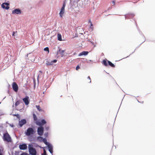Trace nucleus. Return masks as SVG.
<instances>
[{"instance_id":"nucleus-1","label":"nucleus","mask_w":155,"mask_h":155,"mask_svg":"<svg viewBox=\"0 0 155 155\" xmlns=\"http://www.w3.org/2000/svg\"><path fill=\"white\" fill-rule=\"evenodd\" d=\"M3 139L4 141L8 142H10L12 141L11 137L7 132L3 134Z\"/></svg>"},{"instance_id":"nucleus-2","label":"nucleus","mask_w":155,"mask_h":155,"mask_svg":"<svg viewBox=\"0 0 155 155\" xmlns=\"http://www.w3.org/2000/svg\"><path fill=\"white\" fill-rule=\"evenodd\" d=\"M29 152L30 154L31 155H36V151L35 149L33 147L32 144H29L28 146Z\"/></svg>"},{"instance_id":"nucleus-3","label":"nucleus","mask_w":155,"mask_h":155,"mask_svg":"<svg viewBox=\"0 0 155 155\" xmlns=\"http://www.w3.org/2000/svg\"><path fill=\"white\" fill-rule=\"evenodd\" d=\"M35 133V131L33 128L29 127L25 131V133L26 136H29L31 135H33Z\"/></svg>"},{"instance_id":"nucleus-4","label":"nucleus","mask_w":155,"mask_h":155,"mask_svg":"<svg viewBox=\"0 0 155 155\" xmlns=\"http://www.w3.org/2000/svg\"><path fill=\"white\" fill-rule=\"evenodd\" d=\"M44 129L42 126H40L37 129L38 134L40 136H42L44 133Z\"/></svg>"},{"instance_id":"nucleus-5","label":"nucleus","mask_w":155,"mask_h":155,"mask_svg":"<svg viewBox=\"0 0 155 155\" xmlns=\"http://www.w3.org/2000/svg\"><path fill=\"white\" fill-rule=\"evenodd\" d=\"M46 123V121L44 119H42L41 121H38L36 122V125L40 126H42L44 124Z\"/></svg>"},{"instance_id":"nucleus-6","label":"nucleus","mask_w":155,"mask_h":155,"mask_svg":"<svg viewBox=\"0 0 155 155\" xmlns=\"http://www.w3.org/2000/svg\"><path fill=\"white\" fill-rule=\"evenodd\" d=\"M26 123L27 121L25 119H23L19 121L18 125L20 127H21L23 125L25 124Z\"/></svg>"},{"instance_id":"nucleus-7","label":"nucleus","mask_w":155,"mask_h":155,"mask_svg":"<svg viewBox=\"0 0 155 155\" xmlns=\"http://www.w3.org/2000/svg\"><path fill=\"white\" fill-rule=\"evenodd\" d=\"M12 88L15 92H17L18 90V86L16 82H14L12 84Z\"/></svg>"},{"instance_id":"nucleus-8","label":"nucleus","mask_w":155,"mask_h":155,"mask_svg":"<svg viewBox=\"0 0 155 155\" xmlns=\"http://www.w3.org/2000/svg\"><path fill=\"white\" fill-rule=\"evenodd\" d=\"M12 14L20 15L21 13V10L19 8H17L13 10L12 12Z\"/></svg>"},{"instance_id":"nucleus-9","label":"nucleus","mask_w":155,"mask_h":155,"mask_svg":"<svg viewBox=\"0 0 155 155\" xmlns=\"http://www.w3.org/2000/svg\"><path fill=\"white\" fill-rule=\"evenodd\" d=\"M19 148L21 150H25L27 149V146L25 143L20 144L19 145Z\"/></svg>"},{"instance_id":"nucleus-10","label":"nucleus","mask_w":155,"mask_h":155,"mask_svg":"<svg viewBox=\"0 0 155 155\" xmlns=\"http://www.w3.org/2000/svg\"><path fill=\"white\" fill-rule=\"evenodd\" d=\"M29 97L28 96H26L25 98L22 99L23 101L26 105H28L29 104Z\"/></svg>"},{"instance_id":"nucleus-11","label":"nucleus","mask_w":155,"mask_h":155,"mask_svg":"<svg viewBox=\"0 0 155 155\" xmlns=\"http://www.w3.org/2000/svg\"><path fill=\"white\" fill-rule=\"evenodd\" d=\"M48 147V150L49 152L51 153V154H52L53 153V146L51 144L49 145H48L47 146Z\"/></svg>"},{"instance_id":"nucleus-12","label":"nucleus","mask_w":155,"mask_h":155,"mask_svg":"<svg viewBox=\"0 0 155 155\" xmlns=\"http://www.w3.org/2000/svg\"><path fill=\"white\" fill-rule=\"evenodd\" d=\"M57 61V60L56 59H54L51 61H47L46 63L47 65H52L53 64V63H56Z\"/></svg>"},{"instance_id":"nucleus-13","label":"nucleus","mask_w":155,"mask_h":155,"mask_svg":"<svg viewBox=\"0 0 155 155\" xmlns=\"http://www.w3.org/2000/svg\"><path fill=\"white\" fill-rule=\"evenodd\" d=\"M88 52L87 51H83L82 52L78 54L79 56H81L82 55L86 56L88 54Z\"/></svg>"},{"instance_id":"nucleus-14","label":"nucleus","mask_w":155,"mask_h":155,"mask_svg":"<svg viewBox=\"0 0 155 155\" xmlns=\"http://www.w3.org/2000/svg\"><path fill=\"white\" fill-rule=\"evenodd\" d=\"M64 50H61L60 49H59V50L57 51V53L60 54H61V55L62 56L64 55Z\"/></svg>"},{"instance_id":"nucleus-15","label":"nucleus","mask_w":155,"mask_h":155,"mask_svg":"<svg viewBox=\"0 0 155 155\" xmlns=\"http://www.w3.org/2000/svg\"><path fill=\"white\" fill-rule=\"evenodd\" d=\"M58 39L59 41H62V38L61 35L60 33L57 34Z\"/></svg>"},{"instance_id":"nucleus-16","label":"nucleus","mask_w":155,"mask_h":155,"mask_svg":"<svg viewBox=\"0 0 155 155\" xmlns=\"http://www.w3.org/2000/svg\"><path fill=\"white\" fill-rule=\"evenodd\" d=\"M64 12V10H61L60 12L59 13V15L60 17L61 18L62 17L63 14Z\"/></svg>"},{"instance_id":"nucleus-17","label":"nucleus","mask_w":155,"mask_h":155,"mask_svg":"<svg viewBox=\"0 0 155 155\" xmlns=\"http://www.w3.org/2000/svg\"><path fill=\"white\" fill-rule=\"evenodd\" d=\"M43 142L47 146L50 144L47 141V140L46 138H44L43 139Z\"/></svg>"},{"instance_id":"nucleus-18","label":"nucleus","mask_w":155,"mask_h":155,"mask_svg":"<svg viewBox=\"0 0 155 155\" xmlns=\"http://www.w3.org/2000/svg\"><path fill=\"white\" fill-rule=\"evenodd\" d=\"M134 16L133 15H129L125 16V19L130 18L131 17H133Z\"/></svg>"},{"instance_id":"nucleus-19","label":"nucleus","mask_w":155,"mask_h":155,"mask_svg":"<svg viewBox=\"0 0 155 155\" xmlns=\"http://www.w3.org/2000/svg\"><path fill=\"white\" fill-rule=\"evenodd\" d=\"M109 65L112 67H115L114 65L112 62L109 61H108Z\"/></svg>"},{"instance_id":"nucleus-20","label":"nucleus","mask_w":155,"mask_h":155,"mask_svg":"<svg viewBox=\"0 0 155 155\" xmlns=\"http://www.w3.org/2000/svg\"><path fill=\"white\" fill-rule=\"evenodd\" d=\"M2 7L3 8H5V9L8 10L9 8V7L8 6H4V4H2Z\"/></svg>"},{"instance_id":"nucleus-21","label":"nucleus","mask_w":155,"mask_h":155,"mask_svg":"<svg viewBox=\"0 0 155 155\" xmlns=\"http://www.w3.org/2000/svg\"><path fill=\"white\" fill-rule=\"evenodd\" d=\"M66 5V3L65 2H64L61 8V10H64V8Z\"/></svg>"},{"instance_id":"nucleus-22","label":"nucleus","mask_w":155,"mask_h":155,"mask_svg":"<svg viewBox=\"0 0 155 155\" xmlns=\"http://www.w3.org/2000/svg\"><path fill=\"white\" fill-rule=\"evenodd\" d=\"M36 107L37 110H38L39 111H42V110L40 106H36Z\"/></svg>"},{"instance_id":"nucleus-23","label":"nucleus","mask_w":155,"mask_h":155,"mask_svg":"<svg viewBox=\"0 0 155 155\" xmlns=\"http://www.w3.org/2000/svg\"><path fill=\"white\" fill-rule=\"evenodd\" d=\"M43 138L41 136L38 137H37V140H39V141H41L42 140H43Z\"/></svg>"},{"instance_id":"nucleus-24","label":"nucleus","mask_w":155,"mask_h":155,"mask_svg":"<svg viewBox=\"0 0 155 155\" xmlns=\"http://www.w3.org/2000/svg\"><path fill=\"white\" fill-rule=\"evenodd\" d=\"M33 117L34 120H37V117L35 114H33Z\"/></svg>"},{"instance_id":"nucleus-25","label":"nucleus","mask_w":155,"mask_h":155,"mask_svg":"<svg viewBox=\"0 0 155 155\" xmlns=\"http://www.w3.org/2000/svg\"><path fill=\"white\" fill-rule=\"evenodd\" d=\"M103 63L104 65L105 66H107V63L106 62V61L105 60H104L103 61Z\"/></svg>"},{"instance_id":"nucleus-26","label":"nucleus","mask_w":155,"mask_h":155,"mask_svg":"<svg viewBox=\"0 0 155 155\" xmlns=\"http://www.w3.org/2000/svg\"><path fill=\"white\" fill-rule=\"evenodd\" d=\"M44 50L45 51H48V53L49 52V48L48 47H46L44 49Z\"/></svg>"},{"instance_id":"nucleus-27","label":"nucleus","mask_w":155,"mask_h":155,"mask_svg":"<svg viewBox=\"0 0 155 155\" xmlns=\"http://www.w3.org/2000/svg\"><path fill=\"white\" fill-rule=\"evenodd\" d=\"M20 104V102L19 101H17L15 103V105L16 106H18Z\"/></svg>"},{"instance_id":"nucleus-28","label":"nucleus","mask_w":155,"mask_h":155,"mask_svg":"<svg viewBox=\"0 0 155 155\" xmlns=\"http://www.w3.org/2000/svg\"><path fill=\"white\" fill-rule=\"evenodd\" d=\"M44 152L41 155H46V152L45 150V149H44L43 150Z\"/></svg>"},{"instance_id":"nucleus-29","label":"nucleus","mask_w":155,"mask_h":155,"mask_svg":"<svg viewBox=\"0 0 155 155\" xmlns=\"http://www.w3.org/2000/svg\"><path fill=\"white\" fill-rule=\"evenodd\" d=\"M49 129V127L48 126H47L45 127V129L46 131H48Z\"/></svg>"},{"instance_id":"nucleus-30","label":"nucleus","mask_w":155,"mask_h":155,"mask_svg":"<svg viewBox=\"0 0 155 155\" xmlns=\"http://www.w3.org/2000/svg\"><path fill=\"white\" fill-rule=\"evenodd\" d=\"M17 32L16 31L15 32H14V31L13 32V33L12 34V36H14V37L16 36V35L15 34V33H16Z\"/></svg>"},{"instance_id":"nucleus-31","label":"nucleus","mask_w":155,"mask_h":155,"mask_svg":"<svg viewBox=\"0 0 155 155\" xmlns=\"http://www.w3.org/2000/svg\"><path fill=\"white\" fill-rule=\"evenodd\" d=\"M115 1H113L112 2V5L114 6L115 5Z\"/></svg>"},{"instance_id":"nucleus-32","label":"nucleus","mask_w":155,"mask_h":155,"mask_svg":"<svg viewBox=\"0 0 155 155\" xmlns=\"http://www.w3.org/2000/svg\"><path fill=\"white\" fill-rule=\"evenodd\" d=\"M21 155H29L26 153H23L21 154Z\"/></svg>"},{"instance_id":"nucleus-33","label":"nucleus","mask_w":155,"mask_h":155,"mask_svg":"<svg viewBox=\"0 0 155 155\" xmlns=\"http://www.w3.org/2000/svg\"><path fill=\"white\" fill-rule=\"evenodd\" d=\"M79 68H80V67H79V66L78 65V66L76 67V69L77 70H78Z\"/></svg>"},{"instance_id":"nucleus-34","label":"nucleus","mask_w":155,"mask_h":155,"mask_svg":"<svg viewBox=\"0 0 155 155\" xmlns=\"http://www.w3.org/2000/svg\"><path fill=\"white\" fill-rule=\"evenodd\" d=\"M3 4H4V5H5L6 6H8L9 5L8 3H7V2H5V3H3Z\"/></svg>"},{"instance_id":"nucleus-35","label":"nucleus","mask_w":155,"mask_h":155,"mask_svg":"<svg viewBox=\"0 0 155 155\" xmlns=\"http://www.w3.org/2000/svg\"><path fill=\"white\" fill-rule=\"evenodd\" d=\"M87 78L90 80V82H89V83H90L91 82V78H90V76H88L87 77Z\"/></svg>"},{"instance_id":"nucleus-36","label":"nucleus","mask_w":155,"mask_h":155,"mask_svg":"<svg viewBox=\"0 0 155 155\" xmlns=\"http://www.w3.org/2000/svg\"><path fill=\"white\" fill-rule=\"evenodd\" d=\"M9 126L11 127H14V125L13 124H10L9 125Z\"/></svg>"},{"instance_id":"nucleus-37","label":"nucleus","mask_w":155,"mask_h":155,"mask_svg":"<svg viewBox=\"0 0 155 155\" xmlns=\"http://www.w3.org/2000/svg\"><path fill=\"white\" fill-rule=\"evenodd\" d=\"M93 26V25L92 24V23H91V27H90L91 28H93L92 27H91Z\"/></svg>"},{"instance_id":"nucleus-38","label":"nucleus","mask_w":155,"mask_h":155,"mask_svg":"<svg viewBox=\"0 0 155 155\" xmlns=\"http://www.w3.org/2000/svg\"><path fill=\"white\" fill-rule=\"evenodd\" d=\"M48 135V133H45V136H47Z\"/></svg>"},{"instance_id":"nucleus-39","label":"nucleus","mask_w":155,"mask_h":155,"mask_svg":"<svg viewBox=\"0 0 155 155\" xmlns=\"http://www.w3.org/2000/svg\"><path fill=\"white\" fill-rule=\"evenodd\" d=\"M14 115L15 116H19V115L18 114H14Z\"/></svg>"},{"instance_id":"nucleus-40","label":"nucleus","mask_w":155,"mask_h":155,"mask_svg":"<svg viewBox=\"0 0 155 155\" xmlns=\"http://www.w3.org/2000/svg\"><path fill=\"white\" fill-rule=\"evenodd\" d=\"M111 7H109L108 8V9L109 10V9H111Z\"/></svg>"},{"instance_id":"nucleus-41","label":"nucleus","mask_w":155,"mask_h":155,"mask_svg":"<svg viewBox=\"0 0 155 155\" xmlns=\"http://www.w3.org/2000/svg\"><path fill=\"white\" fill-rule=\"evenodd\" d=\"M89 22H90V23H91V20H90L89 21Z\"/></svg>"},{"instance_id":"nucleus-42","label":"nucleus","mask_w":155,"mask_h":155,"mask_svg":"<svg viewBox=\"0 0 155 155\" xmlns=\"http://www.w3.org/2000/svg\"><path fill=\"white\" fill-rule=\"evenodd\" d=\"M45 91H44V92H43V94H44L45 93Z\"/></svg>"}]
</instances>
